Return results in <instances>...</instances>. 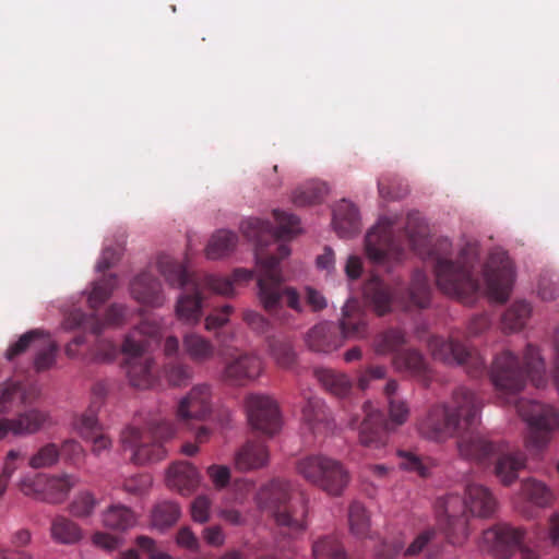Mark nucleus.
Instances as JSON below:
<instances>
[{
    "mask_svg": "<svg viewBox=\"0 0 559 559\" xmlns=\"http://www.w3.org/2000/svg\"><path fill=\"white\" fill-rule=\"evenodd\" d=\"M271 354L275 362L282 368H288L295 361V353L289 345H276L272 348Z\"/></svg>",
    "mask_w": 559,
    "mask_h": 559,
    "instance_id": "63",
    "label": "nucleus"
},
{
    "mask_svg": "<svg viewBox=\"0 0 559 559\" xmlns=\"http://www.w3.org/2000/svg\"><path fill=\"white\" fill-rule=\"evenodd\" d=\"M516 409L530 428L526 448H544L550 440V432L559 429V413L549 405L524 399L516 403Z\"/></svg>",
    "mask_w": 559,
    "mask_h": 559,
    "instance_id": "7",
    "label": "nucleus"
},
{
    "mask_svg": "<svg viewBox=\"0 0 559 559\" xmlns=\"http://www.w3.org/2000/svg\"><path fill=\"white\" fill-rule=\"evenodd\" d=\"M350 302L347 301L342 308L340 328L345 338H360L366 334V325L361 320L352 321L349 314Z\"/></svg>",
    "mask_w": 559,
    "mask_h": 559,
    "instance_id": "49",
    "label": "nucleus"
},
{
    "mask_svg": "<svg viewBox=\"0 0 559 559\" xmlns=\"http://www.w3.org/2000/svg\"><path fill=\"white\" fill-rule=\"evenodd\" d=\"M185 354L195 362H204L213 358L214 345L197 333L186 334L182 338Z\"/></svg>",
    "mask_w": 559,
    "mask_h": 559,
    "instance_id": "30",
    "label": "nucleus"
},
{
    "mask_svg": "<svg viewBox=\"0 0 559 559\" xmlns=\"http://www.w3.org/2000/svg\"><path fill=\"white\" fill-rule=\"evenodd\" d=\"M538 296L546 301L554 300L559 294V284L554 280L550 274L540 276L537 286Z\"/></svg>",
    "mask_w": 559,
    "mask_h": 559,
    "instance_id": "58",
    "label": "nucleus"
},
{
    "mask_svg": "<svg viewBox=\"0 0 559 559\" xmlns=\"http://www.w3.org/2000/svg\"><path fill=\"white\" fill-rule=\"evenodd\" d=\"M123 542L124 539L122 537L105 532H96L92 536L93 545L106 551L118 549L122 546Z\"/></svg>",
    "mask_w": 559,
    "mask_h": 559,
    "instance_id": "59",
    "label": "nucleus"
},
{
    "mask_svg": "<svg viewBox=\"0 0 559 559\" xmlns=\"http://www.w3.org/2000/svg\"><path fill=\"white\" fill-rule=\"evenodd\" d=\"M292 485L284 479H274L262 486L255 496L258 507L270 512L277 524L302 530L305 527L304 513L300 516H292L286 512H280L281 506L289 499Z\"/></svg>",
    "mask_w": 559,
    "mask_h": 559,
    "instance_id": "8",
    "label": "nucleus"
},
{
    "mask_svg": "<svg viewBox=\"0 0 559 559\" xmlns=\"http://www.w3.org/2000/svg\"><path fill=\"white\" fill-rule=\"evenodd\" d=\"M59 457L58 447L55 443H47L29 457L28 465L34 469L48 468L56 465Z\"/></svg>",
    "mask_w": 559,
    "mask_h": 559,
    "instance_id": "41",
    "label": "nucleus"
},
{
    "mask_svg": "<svg viewBox=\"0 0 559 559\" xmlns=\"http://www.w3.org/2000/svg\"><path fill=\"white\" fill-rule=\"evenodd\" d=\"M263 370L264 367L260 357L252 354H243L226 362L223 377L234 384H246L255 381Z\"/></svg>",
    "mask_w": 559,
    "mask_h": 559,
    "instance_id": "15",
    "label": "nucleus"
},
{
    "mask_svg": "<svg viewBox=\"0 0 559 559\" xmlns=\"http://www.w3.org/2000/svg\"><path fill=\"white\" fill-rule=\"evenodd\" d=\"M522 489L525 497L538 507H546L552 501V492L543 483L535 479L526 480Z\"/></svg>",
    "mask_w": 559,
    "mask_h": 559,
    "instance_id": "46",
    "label": "nucleus"
},
{
    "mask_svg": "<svg viewBox=\"0 0 559 559\" xmlns=\"http://www.w3.org/2000/svg\"><path fill=\"white\" fill-rule=\"evenodd\" d=\"M157 329H151L148 324L141 325L139 331L130 334L122 345V353L126 356L123 368L129 383L136 389L147 390L155 385L156 376L153 371L154 360L144 355L150 342L138 337L141 334L150 336L157 335Z\"/></svg>",
    "mask_w": 559,
    "mask_h": 559,
    "instance_id": "6",
    "label": "nucleus"
},
{
    "mask_svg": "<svg viewBox=\"0 0 559 559\" xmlns=\"http://www.w3.org/2000/svg\"><path fill=\"white\" fill-rule=\"evenodd\" d=\"M524 374L528 376L536 388L546 384L545 364L538 349L528 345L524 355V370L519 366L518 358L510 352L499 354L491 366L490 378L496 390L510 401L524 385Z\"/></svg>",
    "mask_w": 559,
    "mask_h": 559,
    "instance_id": "3",
    "label": "nucleus"
},
{
    "mask_svg": "<svg viewBox=\"0 0 559 559\" xmlns=\"http://www.w3.org/2000/svg\"><path fill=\"white\" fill-rule=\"evenodd\" d=\"M50 534L56 543L63 545H73L83 538L80 526L64 516L53 519L50 526Z\"/></svg>",
    "mask_w": 559,
    "mask_h": 559,
    "instance_id": "32",
    "label": "nucleus"
},
{
    "mask_svg": "<svg viewBox=\"0 0 559 559\" xmlns=\"http://www.w3.org/2000/svg\"><path fill=\"white\" fill-rule=\"evenodd\" d=\"M116 287L117 277L115 275H110L96 282L87 298L91 307L96 308L104 304L110 297Z\"/></svg>",
    "mask_w": 559,
    "mask_h": 559,
    "instance_id": "47",
    "label": "nucleus"
},
{
    "mask_svg": "<svg viewBox=\"0 0 559 559\" xmlns=\"http://www.w3.org/2000/svg\"><path fill=\"white\" fill-rule=\"evenodd\" d=\"M404 343V335L397 330L384 333L376 343V350L380 354H386L394 350Z\"/></svg>",
    "mask_w": 559,
    "mask_h": 559,
    "instance_id": "57",
    "label": "nucleus"
},
{
    "mask_svg": "<svg viewBox=\"0 0 559 559\" xmlns=\"http://www.w3.org/2000/svg\"><path fill=\"white\" fill-rule=\"evenodd\" d=\"M365 418L359 427V440L366 447L383 444L380 438L382 414L371 402L364 405Z\"/></svg>",
    "mask_w": 559,
    "mask_h": 559,
    "instance_id": "20",
    "label": "nucleus"
},
{
    "mask_svg": "<svg viewBox=\"0 0 559 559\" xmlns=\"http://www.w3.org/2000/svg\"><path fill=\"white\" fill-rule=\"evenodd\" d=\"M212 502L207 496H198L190 506L191 518L195 523H206L210 520Z\"/></svg>",
    "mask_w": 559,
    "mask_h": 559,
    "instance_id": "55",
    "label": "nucleus"
},
{
    "mask_svg": "<svg viewBox=\"0 0 559 559\" xmlns=\"http://www.w3.org/2000/svg\"><path fill=\"white\" fill-rule=\"evenodd\" d=\"M237 243V237L229 230H218L215 233L205 249L207 259L217 260L224 258L234 250Z\"/></svg>",
    "mask_w": 559,
    "mask_h": 559,
    "instance_id": "33",
    "label": "nucleus"
},
{
    "mask_svg": "<svg viewBox=\"0 0 559 559\" xmlns=\"http://www.w3.org/2000/svg\"><path fill=\"white\" fill-rule=\"evenodd\" d=\"M333 224L340 237L353 236L360 226L358 210L349 202H341L334 210Z\"/></svg>",
    "mask_w": 559,
    "mask_h": 559,
    "instance_id": "24",
    "label": "nucleus"
},
{
    "mask_svg": "<svg viewBox=\"0 0 559 559\" xmlns=\"http://www.w3.org/2000/svg\"><path fill=\"white\" fill-rule=\"evenodd\" d=\"M525 460L520 453H511L501 456L496 465L498 478L506 485L518 478V473L524 467Z\"/></svg>",
    "mask_w": 559,
    "mask_h": 559,
    "instance_id": "36",
    "label": "nucleus"
},
{
    "mask_svg": "<svg viewBox=\"0 0 559 559\" xmlns=\"http://www.w3.org/2000/svg\"><path fill=\"white\" fill-rule=\"evenodd\" d=\"M274 217L277 223V237H286L290 235H296L301 231L299 219L286 212L275 210Z\"/></svg>",
    "mask_w": 559,
    "mask_h": 559,
    "instance_id": "51",
    "label": "nucleus"
},
{
    "mask_svg": "<svg viewBox=\"0 0 559 559\" xmlns=\"http://www.w3.org/2000/svg\"><path fill=\"white\" fill-rule=\"evenodd\" d=\"M481 408V402L465 388L453 392L447 404H436L417 423L418 433L430 441L444 442L461 429L471 427Z\"/></svg>",
    "mask_w": 559,
    "mask_h": 559,
    "instance_id": "2",
    "label": "nucleus"
},
{
    "mask_svg": "<svg viewBox=\"0 0 559 559\" xmlns=\"http://www.w3.org/2000/svg\"><path fill=\"white\" fill-rule=\"evenodd\" d=\"M270 453L262 442L250 441L243 444L235 455L236 468L249 472L262 468L269 464Z\"/></svg>",
    "mask_w": 559,
    "mask_h": 559,
    "instance_id": "19",
    "label": "nucleus"
},
{
    "mask_svg": "<svg viewBox=\"0 0 559 559\" xmlns=\"http://www.w3.org/2000/svg\"><path fill=\"white\" fill-rule=\"evenodd\" d=\"M436 538L437 532L433 528H428L419 533L407 548H404L400 542H382L374 550V555L379 559H392L402 552L406 556H416L425 551L428 557H431L435 555L431 547L435 545Z\"/></svg>",
    "mask_w": 559,
    "mask_h": 559,
    "instance_id": "13",
    "label": "nucleus"
},
{
    "mask_svg": "<svg viewBox=\"0 0 559 559\" xmlns=\"http://www.w3.org/2000/svg\"><path fill=\"white\" fill-rule=\"evenodd\" d=\"M255 261L258 267V296L263 308L283 321L286 320V316L282 314L284 305L297 313H301L304 306L297 289L290 286L281 287L284 278L277 267L280 260L274 257L264 259L262 250L257 248Z\"/></svg>",
    "mask_w": 559,
    "mask_h": 559,
    "instance_id": "4",
    "label": "nucleus"
},
{
    "mask_svg": "<svg viewBox=\"0 0 559 559\" xmlns=\"http://www.w3.org/2000/svg\"><path fill=\"white\" fill-rule=\"evenodd\" d=\"M312 551L314 559H346L340 543L331 537L317 540Z\"/></svg>",
    "mask_w": 559,
    "mask_h": 559,
    "instance_id": "48",
    "label": "nucleus"
},
{
    "mask_svg": "<svg viewBox=\"0 0 559 559\" xmlns=\"http://www.w3.org/2000/svg\"><path fill=\"white\" fill-rule=\"evenodd\" d=\"M74 427L78 432L86 440L92 439L94 436L100 432L98 420L94 414L80 416L75 420Z\"/></svg>",
    "mask_w": 559,
    "mask_h": 559,
    "instance_id": "56",
    "label": "nucleus"
},
{
    "mask_svg": "<svg viewBox=\"0 0 559 559\" xmlns=\"http://www.w3.org/2000/svg\"><path fill=\"white\" fill-rule=\"evenodd\" d=\"M393 364L397 371L406 372L419 380L426 381L430 378V369L427 361L416 350L400 352L394 357Z\"/></svg>",
    "mask_w": 559,
    "mask_h": 559,
    "instance_id": "23",
    "label": "nucleus"
},
{
    "mask_svg": "<svg viewBox=\"0 0 559 559\" xmlns=\"http://www.w3.org/2000/svg\"><path fill=\"white\" fill-rule=\"evenodd\" d=\"M50 416L43 411L33 409L20 415L15 419H4L0 421V439L9 433L14 436L35 433L39 429L51 425Z\"/></svg>",
    "mask_w": 559,
    "mask_h": 559,
    "instance_id": "17",
    "label": "nucleus"
},
{
    "mask_svg": "<svg viewBox=\"0 0 559 559\" xmlns=\"http://www.w3.org/2000/svg\"><path fill=\"white\" fill-rule=\"evenodd\" d=\"M152 486V478L148 475H138L124 481L123 488L132 495H142Z\"/></svg>",
    "mask_w": 559,
    "mask_h": 559,
    "instance_id": "62",
    "label": "nucleus"
},
{
    "mask_svg": "<svg viewBox=\"0 0 559 559\" xmlns=\"http://www.w3.org/2000/svg\"><path fill=\"white\" fill-rule=\"evenodd\" d=\"M44 335L40 330H33L23 334L14 344H12L5 352L7 359L11 360L15 356L24 353L28 347H36L39 338Z\"/></svg>",
    "mask_w": 559,
    "mask_h": 559,
    "instance_id": "50",
    "label": "nucleus"
},
{
    "mask_svg": "<svg viewBox=\"0 0 559 559\" xmlns=\"http://www.w3.org/2000/svg\"><path fill=\"white\" fill-rule=\"evenodd\" d=\"M406 233L413 248L423 254L421 247L427 241L428 228L417 214L408 215Z\"/></svg>",
    "mask_w": 559,
    "mask_h": 559,
    "instance_id": "43",
    "label": "nucleus"
},
{
    "mask_svg": "<svg viewBox=\"0 0 559 559\" xmlns=\"http://www.w3.org/2000/svg\"><path fill=\"white\" fill-rule=\"evenodd\" d=\"M316 377L319 382L332 394L336 396H345L350 389L348 378L343 373H336L331 369L316 370Z\"/></svg>",
    "mask_w": 559,
    "mask_h": 559,
    "instance_id": "37",
    "label": "nucleus"
},
{
    "mask_svg": "<svg viewBox=\"0 0 559 559\" xmlns=\"http://www.w3.org/2000/svg\"><path fill=\"white\" fill-rule=\"evenodd\" d=\"M457 448L462 456L480 463L487 460L495 449L487 438L478 433L462 438Z\"/></svg>",
    "mask_w": 559,
    "mask_h": 559,
    "instance_id": "28",
    "label": "nucleus"
},
{
    "mask_svg": "<svg viewBox=\"0 0 559 559\" xmlns=\"http://www.w3.org/2000/svg\"><path fill=\"white\" fill-rule=\"evenodd\" d=\"M102 523L107 528L124 532L136 525L138 516L123 504H112L102 513Z\"/></svg>",
    "mask_w": 559,
    "mask_h": 559,
    "instance_id": "27",
    "label": "nucleus"
},
{
    "mask_svg": "<svg viewBox=\"0 0 559 559\" xmlns=\"http://www.w3.org/2000/svg\"><path fill=\"white\" fill-rule=\"evenodd\" d=\"M47 474L25 475L19 480V488L23 495L35 500L44 501L46 495Z\"/></svg>",
    "mask_w": 559,
    "mask_h": 559,
    "instance_id": "40",
    "label": "nucleus"
},
{
    "mask_svg": "<svg viewBox=\"0 0 559 559\" xmlns=\"http://www.w3.org/2000/svg\"><path fill=\"white\" fill-rule=\"evenodd\" d=\"M212 408V391L207 384H198L181 399L178 417L181 420L204 419Z\"/></svg>",
    "mask_w": 559,
    "mask_h": 559,
    "instance_id": "16",
    "label": "nucleus"
},
{
    "mask_svg": "<svg viewBox=\"0 0 559 559\" xmlns=\"http://www.w3.org/2000/svg\"><path fill=\"white\" fill-rule=\"evenodd\" d=\"M241 230L249 239L261 242L266 236L271 234L270 225L259 218H248L241 223Z\"/></svg>",
    "mask_w": 559,
    "mask_h": 559,
    "instance_id": "53",
    "label": "nucleus"
},
{
    "mask_svg": "<svg viewBox=\"0 0 559 559\" xmlns=\"http://www.w3.org/2000/svg\"><path fill=\"white\" fill-rule=\"evenodd\" d=\"M391 226L392 222L386 217H382L367 234L366 252L368 258L377 263L395 257L397 253L392 242Z\"/></svg>",
    "mask_w": 559,
    "mask_h": 559,
    "instance_id": "12",
    "label": "nucleus"
},
{
    "mask_svg": "<svg viewBox=\"0 0 559 559\" xmlns=\"http://www.w3.org/2000/svg\"><path fill=\"white\" fill-rule=\"evenodd\" d=\"M437 284L440 289L450 296L467 301V298L478 290L493 301H506L512 290L515 272L508 254L503 251L493 253L484 272V283L479 285L472 278L471 264L465 262L456 265L445 258H437Z\"/></svg>",
    "mask_w": 559,
    "mask_h": 559,
    "instance_id": "1",
    "label": "nucleus"
},
{
    "mask_svg": "<svg viewBox=\"0 0 559 559\" xmlns=\"http://www.w3.org/2000/svg\"><path fill=\"white\" fill-rule=\"evenodd\" d=\"M524 531L509 525H501L483 533L481 547L497 556L507 557L510 550L524 539Z\"/></svg>",
    "mask_w": 559,
    "mask_h": 559,
    "instance_id": "14",
    "label": "nucleus"
},
{
    "mask_svg": "<svg viewBox=\"0 0 559 559\" xmlns=\"http://www.w3.org/2000/svg\"><path fill=\"white\" fill-rule=\"evenodd\" d=\"M428 348L436 360L448 365L463 364L469 355L463 345L441 337H431Z\"/></svg>",
    "mask_w": 559,
    "mask_h": 559,
    "instance_id": "21",
    "label": "nucleus"
},
{
    "mask_svg": "<svg viewBox=\"0 0 559 559\" xmlns=\"http://www.w3.org/2000/svg\"><path fill=\"white\" fill-rule=\"evenodd\" d=\"M191 293L178 298L176 306L177 318L186 324H197L202 316V304L199 288L193 284Z\"/></svg>",
    "mask_w": 559,
    "mask_h": 559,
    "instance_id": "26",
    "label": "nucleus"
},
{
    "mask_svg": "<svg viewBox=\"0 0 559 559\" xmlns=\"http://www.w3.org/2000/svg\"><path fill=\"white\" fill-rule=\"evenodd\" d=\"M389 417L393 425H403L409 417V408L407 404L397 399L389 401Z\"/></svg>",
    "mask_w": 559,
    "mask_h": 559,
    "instance_id": "60",
    "label": "nucleus"
},
{
    "mask_svg": "<svg viewBox=\"0 0 559 559\" xmlns=\"http://www.w3.org/2000/svg\"><path fill=\"white\" fill-rule=\"evenodd\" d=\"M205 286L221 295H230L234 292V281L216 275L207 276L205 278Z\"/></svg>",
    "mask_w": 559,
    "mask_h": 559,
    "instance_id": "64",
    "label": "nucleus"
},
{
    "mask_svg": "<svg viewBox=\"0 0 559 559\" xmlns=\"http://www.w3.org/2000/svg\"><path fill=\"white\" fill-rule=\"evenodd\" d=\"M409 295L413 304L417 307L424 308L429 304V288L424 273L415 274Z\"/></svg>",
    "mask_w": 559,
    "mask_h": 559,
    "instance_id": "52",
    "label": "nucleus"
},
{
    "mask_svg": "<svg viewBox=\"0 0 559 559\" xmlns=\"http://www.w3.org/2000/svg\"><path fill=\"white\" fill-rule=\"evenodd\" d=\"M180 507L173 501L157 503L152 510V526L164 531L174 525L180 518Z\"/></svg>",
    "mask_w": 559,
    "mask_h": 559,
    "instance_id": "34",
    "label": "nucleus"
},
{
    "mask_svg": "<svg viewBox=\"0 0 559 559\" xmlns=\"http://www.w3.org/2000/svg\"><path fill=\"white\" fill-rule=\"evenodd\" d=\"M79 478L71 474L46 476V495L44 501L49 503L63 502L70 491L78 485Z\"/></svg>",
    "mask_w": 559,
    "mask_h": 559,
    "instance_id": "25",
    "label": "nucleus"
},
{
    "mask_svg": "<svg viewBox=\"0 0 559 559\" xmlns=\"http://www.w3.org/2000/svg\"><path fill=\"white\" fill-rule=\"evenodd\" d=\"M176 544L189 551H198L200 549V542L197 535L188 526H183L178 531Z\"/></svg>",
    "mask_w": 559,
    "mask_h": 559,
    "instance_id": "61",
    "label": "nucleus"
},
{
    "mask_svg": "<svg viewBox=\"0 0 559 559\" xmlns=\"http://www.w3.org/2000/svg\"><path fill=\"white\" fill-rule=\"evenodd\" d=\"M331 325L329 323H319L313 326L306 337L308 346L316 352L329 353L338 347V344L332 341Z\"/></svg>",
    "mask_w": 559,
    "mask_h": 559,
    "instance_id": "35",
    "label": "nucleus"
},
{
    "mask_svg": "<svg viewBox=\"0 0 559 559\" xmlns=\"http://www.w3.org/2000/svg\"><path fill=\"white\" fill-rule=\"evenodd\" d=\"M157 266L170 285L185 286L187 284V272L185 267L164 255L158 259Z\"/></svg>",
    "mask_w": 559,
    "mask_h": 559,
    "instance_id": "42",
    "label": "nucleus"
},
{
    "mask_svg": "<svg viewBox=\"0 0 559 559\" xmlns=\"http://www.w3.org/2000/svg\"><path fill=\"white\" fill-rule=\"evenodd\" d=\"M131 293L139 302L151 307H158L165 300L159 283L148 274H141L133 280Z\"/></svg>",
    "mask_w": 559,
    "mask_h": 559,
    "instance_id": "22",
    "label": "nucleus"
},
{
    "mask_svg": "<svg viewBox=\"0 0 559 559\" xmlns=\"http://www.w3.org/2000/svg\"><path fill=\"white\" fill-rule=\"evenodd\" d=\"M466 498L469 512L477 516H487L496 508V501L490 492L483 486L472 484L466 488Z\"/></svg>",
    "mask_w": 559,
    "mask_h": 559,
    "instance_id": "29",
    "label": "nucleus"
},
{
    "mask_svg": "<svg viewBox=\"0 0 559 559\" xmlns=\"http://www.w3.org/2000/svg\"><path fill=\"white\" fill-rule=\"evenodd\" d=\"M531 313L532 308L527 302H514L502 317L503 328L510 331L522 329L530 319Z\"/></svg>",
    "mask_w": 559,
    "mask_h": 559,
    "instance_id": "38",
    "label": "nucleus"
},
{
    "mask_svg": "<svg viewBox=\"0 0 559 559\" xmlns=\"http://www.w3.org/2000/svg\"><path fill=\"white\" fill-rule=\"evenodd\" d=\"M365 294L379 316L391 311L394 297L378 278L374 277L366 284Z\"/></svg>",
    "mask_w": 559,
    "mask_h": 559,
    "instance_id": "31",
    "label": "nucleus"
},
{
    "mask_svg": "<svg viewBox=\"0 0 559 559\" xmlns=\"http://www.w3.org/2000/svg\"><path fill=\"white\" fill-rule=\"evenodd\" d=\"M251 426L266 435L276 433L282 426L277 403L267 395L249 394L245 401Z\"/></svg>",
    "mask_w": 559,
    "mask_h": 559,
    "instance_id": "10",
    "label": "nucleus"
},
{
    "mask_svg": "<svg viewBox=\"0 0 559 559\" xmlns=\"http://www.w3.org/2000/svg\"><path fill=\"white\" fill-rule=\"evenodd\" d=\"M349 528L350 532L359 538L368 536L370 528V518L366 508L358 502H354L349 508Z\"/></svg>",
    "mask_w": 559,
    "mask_h": 559,
    "instance_id": "39",
    "label": "nucleus"
},
{
    "mask_svg": "<svg viewBox=\"0 0 559 559\" xmlns=\"http://www.w3.org/2000/svg\"><path fill=\"white\" fill-rule=\"evenodd\" d=\"M296 471L305 480L333 497L343 495L350 481L349 472L340 461L321 454L298 460Z\"/></svg>",
    "mask_w": 559,
    "mask_h": 559,
    "instance_id": "5",
    "label": "nucleus"
},
{
    "mask_svg": "<svg viewBox=\"0 0 559 559\" xmlns=\"http://www.w3.org/2000/svg\"><path fill=\"white\" fill-rule=\"evenodd\" d=\"M200 483L197 468L189 462L174 463L166 471V484L181 495L194 491Z\"/></svg>",
    "mask_w": 559,
    "mask_h": 559,
    "instance_id": "18",
    "label": "nucleus"
},
{
    "mask_svg": "<svg viewBox=\"0 0 559 559\" xmlns=\"http://www.w3.org/2000/svg\"><path fill=\"white\" fill-rule=\"evenodd\" d=\"M467 502L456 495H449L438 503V518L447 527L450 542L454 545L463 544L468 536Z\"/></svg>",
    "mask_w": 559,
    "mask_h": 559,
    "instance_id": "9",
    "label": "nucleus"
},
{
    "mask_svg": "<svg viewBox=\"0 0 559 559\" xmlns=\"http://www.w3.org/2000/svg\"><path fill=\"white\" fill-rule=\"evenodd\" d=\"M151 439L133 427L124 429L121 435L122 445L132 451L131 459L136 464L158 462L166 456L165 448L158 442L150 443Z\"/></svg>",
    "mask_w": 559,
    "mask_h": 559,
    "instance_id": "11",
    "label": "nucleus"
},
{
    "mask_svg": "<svg viewBox=\"0 0 559 559\" xmlns=\"http://www.w3.org/2000/svg\"><path fill=\"white\" fill-rule=\"evenodd\" d=\"M326 186L319 182H307L296 189L293 194V202L297 205H308L319 201L326 193Z\"/></svg>",
    "mask_w": 559,
    "mask_h": 559,
    "instance_id": "44",
    "label": "nucleus"
},
{
    "mask_svg": "<svg viewBox=\"0 0 559 559\" xmlns=\"http://www.w3.org/2000/svg\"><path fill=\"white\" fill-rule=\"evenodd\" d=\"M97 501L91 492H81L72 501L70 511L74 516L86 518L93 513Z\"/></svg>",
    "mask_w": 559,
    "mask_h": 559,
    "instance_id": "54",
    "label": "nucleus"
},
{
    "mask_svg": "<svg viewBox=\"0 0 559 559\" xmlns=\"http://www.w3.org/2000/svg\"><path fill=\"white\" fill-rule=\"evenodd\" d=\"M35 349L37 355L35 358V367L37 370H44L51 367L55 362L57 346L49 334L44 333Z\"/></svg>",
    "mask_w": 559,
    "mask_h": 559,
    "instance_id": "45",
    "label": "nucleus"
}]
</instances>
